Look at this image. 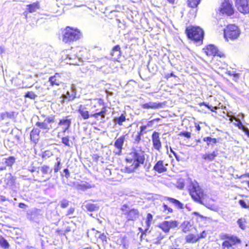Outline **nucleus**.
Returning a JSON list of instances; mask_svg holds the SVG:
<instances>
[{
    "label": "nucleus",
    "mask_w": 249,
    "mask_h": 249,
    "mask_svg": "<svg viewBox=\"0 0 249 249\" xmlns=\"http://www.w3.org/2000/svg\"><path fill=\"white\" fill-rule=\"evenodd\" d=\"M144 159V156L142 152L134 150L130 153L129 156L126 159V160L130 163L132 162V164L130 166L124 167L122 169V171L127 173L133 172L139 166L140 164L143 163Z\"/></svg>",
    "instance_id": "1"
},
{
    "label": "nucleus",
    "mask_w": 249,
    "mask_h": 249,
    "mask_svg": "<svg viewBox=\"0 0 249 249\" xmlns=\"http://www.w3.org/2000/svg\"><path fill=\"white\" fill-rule=\"evenodd\" d=\"M188 187L192 198L195 201L202 204L204 194L202 189L198 185V183L196 181H191Z\"/></svg>",
    "instance_id": "2"
},
{
    "label": "nucleus",
    "mask_w": 249,
    "mask_h": 249,
    "mask_svg": "<svg viewBox=\"0 0 249 249\" xmlns=\"http://www.w3.org/2000/svg\"><path fill=\"white\" fill-rule=\"evenodd\" d=\"M81 36L80 31L67 27L63 31L62 41L68 43L79 39Z\"/></svg>",
    "instance_id": "3"
},
{
    "label": "nucleus",
    "mask_w": 249,
    "mask_h": 249,
    "mask_svg": "<svg viewBox=\"0 0 249 249\" xmlns=\"http://www.w3.org/2000/svg\"><path fill=\"white\" fill-rule=\"evenodd\" d=\"M240 34L241 32L238 27L234 24L228 25L224 31V37L227 41L236 39Z\"/></svg>",
    "instance_id": "4"
},
{
    "label": "nucleus",
    "mask_w": 249,
    "mask_h": 249,
    "mask_svg": "<svg viewBox=\"0 0 249 249\" xmlns=\"http://www.w3.org/2000/svg\"><path fill=\"white\" fill-rule=\"evenodd\" d=\"M222 240L225 241L222 243L223 249H230L234 245L241 243V240L236 236L225 234L221 236Z\"/></svg>",
    "instance_id": "5"
},
{
    "label": "nucleus",
    "mask_w": 249,
    "mask_h": 249,
    "mask_svg": "<svg viewBox=\"0 0 249 249\" xmlns=\"http://www.w3.org/2000/svg\"><path fill=\"white\" fill-rule=\"evenodd\" d=\"M187 36L189 38L196 41H201L203 38L204 32L199 27H192L186 29Z\"/></svg>",
    "instance_id": "6"
},
{
    "label": "nucleus",
    "mask_w": 249,
    "mask_h": 249,
    "mask_svg": "<svg viewBox=\"0 0 249 249\" xmlns=\"http://www.w3.org/2000/svg\"><path fill=\"white\" fill-rule=\"evenodd\" d=\"M55 117L53 116L47 117L43 122H37L36 125L40 129H42L44 132H47L51 128L50 124L54 122Z\"/></svg>",
    "instance_id": "7"
},
{
    "label": "nucleus",
    "mask_w": 249,
    "mask_h": 249,
    "mask_svg": "<svg viewBox=\"0 0 249 249\" xmlns=\"http://www.w3.org/2000/svg\"><path fill=\"white\" fill-rule=\"evenodd\" d=\"M219 11L223 15L231 16L234 13V9L232 4L229 0H224L219 7Z\"/></svg>",
    "instance_id": "8"
},
{
    "label": "nucleus",
    "mask_w": 249,
    "mask_h": 249,
    "mask_svg": "<svg viewBox=\"0 0 249 249\" xmlns=\"http://www.w3.org/2000/svg\"><path fill=\"white\" fill-rule=\"evenodd\" d=\"M203 50L208 56L217 55L220 57L224 56V54L221 52L219 51L217 47L214 45H208L203 48Z\"/></svg>",
    "instance_id": "9"
},
{
    "label": "nucleus",
    "mask_w": 249,
    "mask_h": 249,
    "mask_svg": "<svg viewBox=\"0 0 249 249\" xmlns=\"http://www.w3.org/2000/svg\"><path fill=\"white\" fill-rule=\"evenodd\" d=\"M76 90L74 85L71 87V91H68L66 94H63L60 97L59 102L63 104L65 102L73 100L76 97Z\"/></svg>",
    "instance_id": "10"
},
{
    "label": "nucleus",
    "mask_w": 249,
    "mask_h": 249,
    "mask_svg": "<svg viewBox=\"0 0 249 249\" xmlns=\"http://www.w3.org/2000/svg\"><path fill=\"white\" fill-rule=\"evenodd\" d=\"M178 223L176 220L164 221L159 224V227L164 232L168 233L170 229L175 228L178 227Z\"/></svg>",
    "instance_id": "11"
},
{
    "label": "nucleus",
    "mask_w": 249,
    "mask_h": 249,
    "mask_svg": "<svg viewBox=\"0 0 249 249\" xmlns=\"http://www.w3.org/2000/svg\"><path fill=\"white\" fill-rule=\"evenodd\" d=\"M235 5L241 13H249V0H236Z\"/></svg>",
    "instance_id": "12"
},
{
    "label": "nucleus",
    "mask_w": 249,
    "mask_h": 249,
    "mask_svg": "<svg viewBox=\"0 0 249 249\" xmlns=\"http://www.w3.org/2000/svg\"><path fill=\"white\" fill-rule=\"evenodd\" d=\"M71 124V119L69 116H66L60 119L58 127H60L63 133L68 131Z\"/></svg>",
    "instance_id": "13"
},
{
    "label": "nucleus",
    "mask_w": 249,
    "mask_h": 249,
    "mask_svg": "<svg viewBox=\"0 0 249 249\" xmlns=\"http://www.w3.org/2000/svg\"><path fill=\"white\" fill-rule=\"evenodd\" d=\"M152 141L153 147L160 151L161 148V143L160 138V134L158 132L154 131L152 135Z\"/></svg>",
    "instance_id": "14"
},
{
    "label": "nucleus",
    "mask_w": 249,
    "mask_h": 249,
    "mask_svg": "<svg viewBox=\"0 0 249 249\" xmlns=\"http://www.w3.org/2000/svg\"><path fill=\"white\" fill-rule=\"evenodd\" d=\"M141 107L143 109H156L161 108L162 104L159 102H149L141 105Z\"/></svg>",
    "instance_id": "15"
},
{
    "label": "nucleus",
    "mask_w": 249,
    "mask_h": 249,
    "mask_svg": "<svg viewBox=\"0 0 249 249\" xmlns=\"http://www.w3.org/2000/svg\"><path fill=\"white\" fill-rule=\"evenodd\" d=\"M78 112L84 120L88 119L90 117H91V114H89L87 107L83 105H80L79 106Z\"/></svg>",
    "instance_id": "16"
},
{
    "label": "nucleus",
    "mask_w": 249,
    "mask_h": 249,
    "mask_svg": "<svg viewBox=\"0 0 249 249\" xmlns=\"http://www.w3.org/2000/svg\"><path fill=\"white\" fill-rule=\"evenodd\" d=\"M126 215L128 220L135 221L139 217V212L138 210L133 209L129 210V212Z\"/></svg>",
    "instance_id": "17"
},
{
    "label": "nucleus",
    "mask_w": 249,
    "mask_h": 249,
    "mask_svg": "<svg viewBox=\"0 0 249 249\" xmlns=\"http://www.w3.org/2000/svg\"><path fill=\"white\" fill-rule=\"evenodd\" d=\"M124 140V135L122 136L116 140L114 143V146L118 149V151L116 152V154L119 155L121 153V150L122 149Z\"/></svg>",
    "instance_id": "18"
},
{
    "label": "nucleus",
    "mask_w": 249,
    "mask_h": 249,
    "mask_svg": "<svg viewBox=\"0 0 249 249\" xmlns=\"http://www.w3.org/2000/svg\"><path fill=\"white\" fill-rule=\"evenodd\" d=\"M218 153L214 151L212 153H206L202 155V158L206 161H210L213 160L217 157Z\"/></svg>",
    "instance_id": "19"
},
{
    "label": "nucleus",
    "mask_w": 249,
    "mask_h": 249,
    "mask_svg": "<svg viewBox=\"0 0 249 249\" xmlns=\"http://www.w3.org/2000/svg\"><path fill=\"white\" fill-rule=\"evenodd\" d=\"M153 169L159 173H161L167 171V168L164 166L162 160L158 161L154 165Z\"/></svg>",
    "instance_id": "20"
},
{
    "label": "nucleus",
    "mask_w": 249,
    "mask_h": 249,
    "mask_svg": "<svg viewBox=\"0 0 249 249\" xmlns=\"http://www.w3.org/2000/svg\"><path fill=\"white\" fill-rule=\"evenodd\" d=\"M40 8V4L38 1L27 5V10L30 13L35 12L37 10L39 9Z\"/></svg>",
    "instance_id": "21"
},
{
    "label": "nucleus",
    "mask_w": 249,
    "mask_h": 249,
    "mask_svg": "<svg viewBox=\"0 0 249 249\" xmlns=\"http://www.w3.org/2000/svg\"><path fill=\"white\" fill-rule=\"evenodd\" d=\"M40 130L38 128H33L30 133V138L34 143H36L39 139Z\"/></svg>",
    "instance_id": "22"
},
{
    "label": "nucleus",
    "mask_w": 249,
    "mask_h": 249,
    "mask_svg": "<svg viewBox=\"0 0 249 249\" xmlns=\"http://www.w3.org/2000/svg\"><path fill=\"white\" fill-rule=\"evenodd\" d=\"M60 77L58 73H56L54 75L51 76L49 78V82L51 85H57L58 86L61 83L60 80Z\"/></svg>",
    "instance_id": "23"
},
{
    "label": "nucleus",
    "mask_w": 249,
    "mask_h": 249,
    "mask_svg": "<svg viewBox=\"0 0 249 249\" xmlns=\"http://www.w3.org/2000/svg\"><path fill=\"white\" fill-rule=\"evenodd\" d=\"M180 228L184 232L190 231L192 229V225L188 221L183 222L180 225Z\"/></svg>",
    "instance_id": "24"
},
{
    "label": "nucleus",
    "mask_w": 249,
    "mask_h": 249,
    "mask_svg": "<svg viewBox=\"0 0 249 249\" xmlns=\"http://www.w3.org/2000/svg\"><path fill=\"white\" fill-rule=\"evenodd\" d=\"M85 207L89 212L97 211L99 209V206L97 204H92L89 202L84 205Z\"/></svg>",
    "instance_id": "25"
},
{
    "label": "nucleus",
    "mask_w": 249,
    "mask_h": 249,
    "mask_svg": "<svg viewBox=\"0 0 249 249\" xmlns=\"http://www.w3.org/2000/svg\"><path fill=\"white\" fill-rule=\"evenodd\" d=\"M199 239V235H195L193 234H190L185 237L186 241L188 243H196L198 241Z\"/></svg>",
    "instance_id": "26"
},
{
    "label": "nucleus",
    "mask_w": 249,
    "mask_h": 249,
    "mask_svg": "<svg viewBox=\"0 0 249 249\" xmlns=\"http://www.w3.org/2000/svg\"><path fill=\"white\" fill-rule=\"evenodd\" d=\"M39 170L40 171V172L43 175L42 176L43 177H44V175H47L49 173H51L52 172V169L47 165H43L40 168H38V170L37 171L38 173H39Z\"/></svg>",
    "instance_id": "27"
},
{
    "label": "nucleus",
    "mask_w": 249,
    "mask_h": 249,
    "mask_svg": "<svg viewBox=\"0 0 249 249\" xmlns=\"http://www.w3.org/2000/svg\"><path fill=\"white\" fill-rule=\"evenodd\" d=\"M234 120H235L237 122L236 126H238L239 129L242 130L245 133V134L249 130L248 127H246L242 124L239 119L234 117Z\"/></svg>",
    "instance_id": "28"
},
{
    "label": "nucleus",
    "mask_w": 249,
    "mask_h": 249,
    "mask_svg": "<svg viewBox=\"0 0 249 249\" xmlns=\"http://www.w3.org/2000/svg\"><path fill=\"white\" fill-rule=\"evenodd\" d=\"M167 199L170 202L174 204L177 208L183 209V204L178 200L171 197H167Z\"/></svg>",
    "instance_id": "29"
},
{
    "label": "nucleus",
    "mask_w": 249,
    "mask_h": 249,
    "mask_svg": "<svg viewBox=\"0 0 249 249\" xmlns=\"http://www.w3.org/2000/svg\"><path fill=\"white\" fill-rule=\"evenodd\" d=\"M120 47L119 45H116L112 49L110 54L112 56H119L121 55Z\"/></svg>",
    "instance_id": "30"
},
{
    "label": "nucleus",
    "mask_w": 249,
    "mask_h": 249,
    "mask_svg": "<svg viewBox=\"0 0 249 249\" xmlns=\"http://www.w3.org/2000/svg\"><path fill=\"white\" fill-rule=\"evenodd\" d=\"M204 142H207L208 146H213L214 144L217 142V140L215 138H213L210 137H204L203 139Z\"/></svg>",
    "instance_id": "31"
},
{
    "label": "nucleus",
    "mask_w": 249,
    "mask_h": 249,
    "mask_svg": "<svg viewBox=\"0 0 249 249\" xmlns=\"http://www.w3.org/2000/svg\"><path fill=\"white\" fill-rule=\"evenodd\" d=\"M125 117L124 115L122 114L119 117H115L113 119V122L120 125L123 124V123L125 121Z\"/></svg>",
    "instance_id": "32"
},
{
    "label": "nucleus",
    "mask_w": 249,
    "mask_h": 249,
    "mask_svg": "<svg viewBox=\"0 0 249 249\" xmlns=\"http://www.w3.org/2000/svg\"><path fill=\"white\" fill-rule=\"evenodd\" d=\"M2 162L4 163L7 166H11L15 161V159L13 157H9L7 159L2 160Z\"/></svg>",
    "instance_id": "33"
},
{
    "label": "nucleus",
    "mask_w": 249,
    "mask_h": 249,
    "mask_svg": "<svg viewBox=\"0 0 249 249\" xmlns=\"http://www.w3.org/2000/svg\"><path fill=\"white\" fill-rule=\"evenodd\" d=\"M91 187L90 185L87 183H81L80 184H78L76 186L77 189L82 191H85L88 189L90 188Z\"/></svg>",
    "instance_id": "34"
},
{
    "label": "nucleus",
    "mask_w": 249,
    "mask_h": 249,
    "mask_svg": "<svg viewBox=\"0 0 249 249\" xmlns=\"http://www.w3.org/2000/svg\"><path fill=\"white\" fill-rule=\"evenodd\" d=\"M106 108H103V109L99 112L91 114V116L97 118L99 116H101L102 118H104L106 114Z\"/></svg>",
    "instance_id": "35"
},
{
    "label": "nucleus",
    "mask_w": 249,
    "mask_h": 249,
    "mask_svg": "<svg viewBox=\"0 0 249 249\" xmlns=\"http://www.w3.org/2000/svg\"><path fill=\"white\" fill-rule=\"evenodd\" d=\"M185 181L183 178H179L177 182V187L179 189H183L185 186Z\"/></svg>",
    "instance_id": "36"
},
{
    "label": "nucleus",
    "mask_w": 249,
    "mask_h": 249,
    "mask_svg": "<svg viewBox=\"0 0 249 249\" xmlns=\"http://www.w3.org/2000/svg\"><path fill=\"white\" fill-rule=\"evenodd\" d=\"M246 220L244 218H240L237 220V224L239 227L242 230L246 228Z\"/></svg>",
    "instance_id": "37"
},
{
    "label": "nucleus",
    "mask_w": 249,
    "mask_h": 249,
    "mask_svg": "<svg viewBox=\"0 0 249 249\" xmlns=\"http://www.w3.org/2000/svg\"><path fill=\"white\" fill-rule=\"evenodd\" d=\"M226 73H227L229 75L232 76L233 80L235 81H236L240 76V74L239 73H235L233 71H228L226 72Z\"/></svg>",
    "instance_id": "38"
},
{
    "label": "nucleus",
    "mask_w": 249,
    "mask_h": 249,
    "mask_svg": "<svg viewBox=\"0 0 249 249\" xmlns=\"http://www.w3.org/2000/svg\"><path fill=\"white\" fill-rule=\"evenodd\" d=\"M199 1L200 0H188V4L190 7L194 8L197 6L199 4Z\"/></svg>",
    "instance_id": "39"
},
{
    "label": "nucleus",
    "mask_w": 249,
    "mask_h": 249,
    "mask_svg": "<svg viewBox=\"0 0 249 249\" xmlns=\"http://www.w3.org/2000/svg\"><path fill=\"white\" fill-rule=\"evenodd\" d=\"M37 97V95L33 91H28L25 95V97L28 98L32 100L35 99Z\"/></svg>",
    "instance_id": "40"
},
{
    "label": "nucleus",
    "mask_w": 249,
    "mask_h": 249,
    "mask_svg": "<svg viewBox=\"0 0 249 249\" xmlns=\"http://www.w3.org/2000/svg\"><path fill=\"white\" fill-rule=\"evenodd\" d=\"M142 134L141 133L137 132L136 134L133 135L134 138V142L138 143L141 140V136Z\"/></svg>",
    "instance_id": "41"
},
{
    "label": "nucleus",
    "mask_w": 249,
    "mask_h": 249,
    "mask_svg": "<svg viewBox=\"0 0 249 249\" xmlns=\"http://www.w3.org/2000/svg\"><path fill=\"white\" fill-rule=\"evenodd\" d=\"M57 163L54 165V172H57L60 169L61 160L59 158L57 157L56 159Z\"/></svg>",
    "instance_id": "42"
},
{
    "label": "nucleus",
    "mask_w": 249,
    "mask_h": 249,
    "mask_svg": "<svg viewBox=\"0 0 249 249\" xmlns=\"http://www.w3.org/2000/svg\"><path fill=\"white\" fill-rule=\"evenodd\" d=\"M153 219V216L151 213H148L147 215L146 224L147 227H149L151 225V222Z\"/></svg>",
    "instance_id": "43"
},
{
    "label": "nucleus",
    "mask_w": 249,
    "mask_h": 249,
    "mask_svg": "<svg viewBox=\"0 0 249 249\" xmlns=\"http://www.w3.org/2000/svg\"><path fill=\"white\" fill-rule=\"evenodd\" d=\"M62 142L66 146H71V142L68 136L63 137L62 138Z\"/></svg>",
    "instance_id": "44"
},
{
    "label": "nucleus",
    "mask_w": 249,
    "mask_h": 249,
    "mask_svg": "<svg viewBox=\"0 0 249 249\" xmlns=\"http://www.w3.org/2000/svg\"><path fill=\"white\" fill-rule=\"evenodd\" d=\"M95 237L97 238L100 239L102 241H105L106 240V236L104 233H101L98 231H96L95 233Z\"/></svg>",
    "instance_id": "45"
},
{
    "label": "nucleus",
    "mask_w": 249,
    "mask_h": 249,
    "mask_svg": "<svg viewBox=\"0 0 249 249\" xmlns=\"http://www.w3.org/2000/svg\"><path fill=\"white\" fill-rule=\"evenodd\" d=\"M71 59H72V58L70 56L69 54H68V56L66 58V60L67 61V63H69L70 64H72V65H79L78 62L74 61H71Z\"/></svg>",
    "instance_id": "46"
},
{
    "label": "nucleus",
    "mask_w": 249,
    "mask_h": 249,
    "mask_svg": "<svg viewBox=\"0 0 249 249\" xmlns=\"http://www.w3.org/2000/svg\"><path fill=\"white\" fill-rule=\"evenodd\" d=\"M69 205V201L66 199H63L60 202V206L62 208H66Z\"/></svg>",
    "instance_id": "47"
},
{
    "label": "nucleus",
    "mask_w": 249,
    "mask_h": 249,
    "mask_svg": "<svg viewBox=\"0 0 249 249\" xmlns=\"http://www.w3.org/2000/svg\"><path fill=\"white\" fill-rule=\"evenodd\" d=\"M239 203L242 208L249 209V203L247 204L244 200H240Z\"/></svg>",
    "instance_id": "48"
},
{
    "label": "nucleus",
    "mask_w": 249,
    "mask_h": 249,
    "mask_svg": "<svg viewBox=\"0 0 249 249\" xmlns=\"http://www.w3.org/2000/svg\"><path fill=\"white\" fill-rule=\"evenodd\" d=\"M179 135L180 136H183L189 139L191 138V133L189 132L182 131L179 133Z\"/></svg>",
    "instance_id": "49"
},
{
    "label": "nucleus",
    "mask_w": 249,
    "mask_h": 249,
    "mask_svg": "<svg viewBox=\"0 0 249 249\" xmlns=\"http://www.w3.org/2000/svg\"><path fill=\"white\" fill-rule=\"evenodd\" d=\"M0 244L1 246L5 249L8 248L9 247L8 243L5 239H1L0 241Z\"/></svg>",
    "instance_id": "50"
},
{
    "label": "nucleus",
    "mask_w": 249,
    "mask_h": 249,
    "mask_svg": "<svg viewBox=\"0 0 249 249\" xmlns=\"http://www.w3.org/2000/svg\"><path fill=\"white\" fill-rule=\"evenodd\" d=\"M121 210L123 212V214L124 215H126L127 213L129 212L128 210V207L126 205H124L122 207Z\"/></svg>",
    "instance_id": "51"
},
{
    "label": "nucleus",
    "mask_w": 249,
    "mask_h": 249,
    "mask_svg": "<svg viewBox=\"0 0 249 249\" xmlns=\"http://www.w3.org/2000/svg\"><path fill=\"white\" fill-rule=\"evenodd\" d=\"M74 211H75L74 208H73V207L70 208L67 211L66 215L69 216L71 218V215L73 213Z\"/></svg>",
    "instance_id": "52"
},
{
    "label": "nucleus",
    "mask_w": 249,
    "mask_h": 249,
    "mask_svg": "<svg viewBox=\"0 0 249 249\" xmlns=\"http://www.w3.org/2000/svg\"><path fill=\"white\" fill-rule=\"evenodd\" d=\"M203 104L206 106L208 108H209L211 111H214V109H216L217 108L216 107H213L212 106H209L205 103H203Z\"/></svg>",
    "instance_id": "53"
},
{
    "label": "nucleus",
    "mask_w": 249,
    "mask_h": 249,
    "mask_svg": "<svg viewBox=\"0 0 249 249\" xmlns=\"http://www.w3.org/2000/svg\"><path fill=\"white\" fill-rule=\"evenodd\" d=\"M163 209H164V211H166V210H167L170 213H171L172 212V209L169 207H168V206L166 204H163Z\"/></svg>",
    "instance_id": "54"
},
{
    "label": "nucleus",
    "mask_w": 249,
    "mask_h": 249,
    "mask_svg": "<svg viewBox=\"0 0 249 249\" xmlns=\"http://www.w3.org/2000/svg\"><path fill=\"white\" fill-rule=\"evenodd\" d=\"M65 173V176L67 178H68L70 177V174L69 171L68 169H65L63 171Z\"/></svg>",
    "instance_id": "55"
},
{
    "label": "nucleus",
    "mask_w": 249,
    "mask_h": 249,
    "mask_svg": "<svg viewBox=\"0 0 249 249\" xmlns=\"http://www.w3.org/2000/svg\"><path fill=\"white\" fill-rule=\"evenodd\" d=\"M227 116L230 117V121L231 122H232L233 121V120H234V117H235V116H233L232 115V112L231 111L230 112H228L227 114Z\"/></svg>",
    "instance_id": "56"
},
{
    "label": "nucleus",
    "mask_w": 249,
    "mask_h": 249,
    "mask_svg": "<svg viewBox=\"0 0 249 249\" xmlns=\"http://www.w3.org/2000/svg\"><path fill=\"white\" fill-rule=\"evenodd\" d=\"M146 124L144 125L141 126L140 127V133H141L142 134L143 132L145 131V130L147 128Z\"/></svg>",
    "instance_id": "57"
},
{
    "label": "nucleus",
    "mask_w": 249,
    "mask_h": 249,
    "mask_svg": "<svg viewBox=\"0 0 249 249\" xmlns=\"http://www.w3.org/2000/svg\"><path fill=\"white\" fill-rule=\"evenodd\" d=\"M154 123V121L152 120L147 123L146 125L148 127H151L153 126Z\"/></svg>",
    "instance_id": "58"
},
{
    "label": "nucleus",
    "mask_w": 249,
    "mask_h": 249,
    "mask_svg": "<svg viewBox=\"0 0 249 249\" xmlns=\"http://www.w3.org/2000/svg\"><path fill=\"white\" fill-rule=\"evenodd\" d=\"M206 233L205 231H202L200 236H199V238H205L206 236Z\"/></svg>",
    "instance_id": "59"
},
{
    "label": "nucleus",
    "mask_w": 249,
    "mask_h": 249,
    "mask_svg": "<svg viewBox=\"0 0 249 249\" xmlns=\"http://www.w3.org/2000/svg\"><path fill=\"white\" fill-rule=\"evenodd\" d=\"M160 240L158 239L157 238L154 240L153 243L155 244H159L160 243Z\"/></svg>",
    "instance_id": "60"
},
{
    "label": "nucleus",
    "mask_w": 249,
    "mask_h": 249,
    "mask_svg": "<svg viewBox=\"0 0 249 249\" xmlns=\"http://www.w3.org/2000/svg\"><path fill=\"white\" fill-rule=\"evenodd\" d=\"M160 240L158 239L157 238L154 240L153 243L155 244H159L160 243Z\"/></svg>",
    "instance_id": "61"
},
{
    "label": "nucleus",
    "mask_w": 249,
    "mask_h": 249,
    "mask_svg": "<svg viewBox=\"0 0 249 249\" xmlns=\"http://www.w3.org/2000/svg\"><path fill=\"white\" fill-rule=\"evenodd\" d=\"M36 89L38 90L39 92H41V90L42 89V88L40 86H36Z\"/></svg>",
    "instance_id": "62"
},
{
    "label": "nucleus",
    "mask_w": 249,
    "mask_h": 249,
    "mask_svg": "<svg viewBox=\"0 0 249 249\" xmlns=\"http://www.w3.org/2000/svg\"><path fill=\"white\" fill-rule=\"evenodd\" d=\"M4 52V49L2 46H0V54H1Z\"/></svg>",
    "instance_id": "63"
},
{
    "label": "nucleus",
    "mask_w": 249,
    "mask_h": 249,
    "mask_svg": "<svg viewBox=\"0 0 249 249\" xmlns=\"http://www.w3.org/2000/svg\"><path fill=\"white\" fill-rule=\"evenodd\" d=\"M25 206H26L25 204L24 203H20L19 204V207L21 208H23Z\"/></svg>",
    "instance_id": "64"
}]
</instances>
